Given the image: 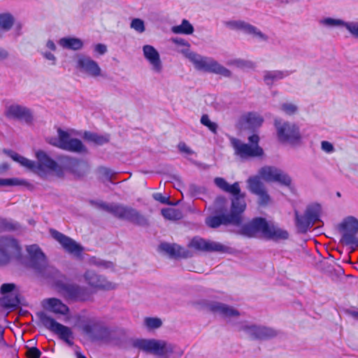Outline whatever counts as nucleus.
Masks as SVG:
<instances>
[{
    "label": "nucleus",
    "instance_id": "1",
    "mask_svg": "<svg viewBox=\"0 0 358 358\" xmlns=\"http://www.w3.org/2000/svg\"><path fill=\"white\" fill-rule=\"evenodd\" d=\"M27 250L29 255V267L37 275L52 280L68 299L76 301L79 286L66 283V277L54 266L48 265L45 254L37 245L28 246Z\"/></svg>",
    "mask_w": 358,
    "mask_h": 358
},
{
    "label": "nucleus",
    "instance_id": "2",
    "mask_svg": "<svg viewBox=\"0 0 358 358\" xmlns=\"http://www.w3.org/2000/svg\"><path fill=\"white\" fill-rule=\"evenodd\" d=\"M89 203L99 209L111 213L115 217L126 220L140 227L149 226L148 219L136 209L120 203H108L103 201L90 199Z\"/></svg>",
    "mask_w": 358,
    "mask_h": 358
},
{
    "label": "nucleus",
    "instance_id": "3",
    "mask_svg": "<svg viewBox=\"0 0 358 358\" xmlns=\"http://www.w3.org/2000/svg\"><path fill=\"white\" fill-rule=\"evenodd\" d=\"M243 202H239L235 199L231 203L229 213H215V215L208 216L205 220L206 224L213 229H216L221 225L240 226L243 222V213L245 210Z\"/></svg>",
    "mask_w": 358,
    "mask_h": 358
},
{
    "label": "nucleus",
    "instance_id": "4",
    "mask_svg": "<svg viewBox=\"0 0 358 358\" xmlns=\"http://www.w3.org/2000/svg\"><path fill=\"white\" fill-rule=\"evenodd\" d=\"M237 331H243L251 341H268L277 337L279 331L266 325L242 321L234 324Z\"/></svg>",
    "mask_w": 358,
    "mask_h": 358
},
{
    "label": "nucleus",
    "instance_id": "5",
    "mask_svg": "<svg viewBox=\"0 0 358 358\" xmlns=\"http://www.w3.org/2000/svg\"><path fill=\"white\" fill-rule=\"evenodd\" d=\"M134 348L148 354L161 357H168L174 352L175 345L164 340L134 339L131 342Z\"/></svg>",
    "mask_w": 358,
    "mask_h": 358
},
{
    "label": "nucleus",
    "instance_id": "6",
    "mask_svg": "<svg viewBox=\"0 0 358 358\" xmlns=\"http://www.w3.org/2000/svg\"><path fill=\"white\" fill-rule=\"evenodd\" d=\"M186 57L193 64L197 71L213 73L225 78L231 76V72L228 69L212 57H204L194 52L187 53Z\"/></svg>",
    "mask_w": 358,
    "mask_h": 358
},
{
    "label": "nucleus",
    "instance_id": "7",
    "mask_svg": "<svg viewBox=\"0 0 358 358\" xmlns=\"http://www.w3.org/2000/svg\"><path fill=\"white\" fill-rule=\"evenodd\" d=\"M80 327L92 341H108L110 339V329L95 317H87L81 320Z\"/></svg>",
    "mask_w": 358,
    "mask_h": 358
},
{
    "label": "nucleus",
    "instance_id": "8",
    "mask_svg": "<svg viewBox=\"0 0 358 358\" xmlns=\"http://www.w3.org/2000/svg\"><path fill=\"white\" fill-rule=\"evenodd\" d=\"M322 206L317 203H311L307 206L303 215H300L295 210L296 226L301 233H306L317 222L320 221Z\"/></svg>",
    "mask_w": 358,
    "mask_h": 358
},
{
    "label": "nucleus",
    "instance_id": "9",
    "mask_svg": "<svg viewBox=\"0 0 358 358\" xmlns=\"http://www.w3.org/2000/svg\"><path fill=\"white\" fill-rule=\"evenodd\" d=\"M274 124L279 141L296 144L301 141L300 130L295 124L282 120H275Z\"/></svg>",
    "mask_w": 358,
    "mask_h": 358
},
{
    "label": "nucleus",
    "instance_id": "10",
    "mask_svg": "<svg viewBox=\"0 0 358 358\" xmlns=\"http://www.w3.org/2000/svg\"><path fill=\"white\" fill-rule=\"evenodd\" d=\"M20 253L21 247L15 238L10 236H0V266H6Z\"/></svg>",
    "mask_w": 358,
    "mask_h": 358
},
{
    "label": "nucleus",
    "instance_id": "11",
    "mask_svg": "<svg viewBox=\"0 0 358 358\" xmlns=\"http://www.w3.org/2000/svg\"><path fill=\"white\" fill-rule=\"evenodd\" d=\"M339 230L343 232L340 242L345 245H350L353 249L358 248V219L348 216L339 224Z\"/></svg>",
    "mask_w": 358,
    "mask_h": 358
},
{
    "label": "nucleus",
    "instance_id": "12",
    "mask_svg": "<svg viewBox=\"0 0 358 358\" xmlns=\"http://www.w3.org/2000/svg\"><path fill=\"white\" fill-rule=\"evenodd\" d=\"M36 315L44 327L57 334L62 340H67L72 336L73 332L69 327L57 322L46 313L40 311Z\"/></svg>",
    "mask_w": 358,
    "mask_h": 358
},
{
    "label": "nucleus",
    "instance_id": "13",
    "mask_svg": "<svg viewBox=\"0 0 358 358\" xmlns=\"http://www.w3.org/2000/svg\"><path fill=\"white\" fill-rule=\"evenodd\" d=\"M61 163L63 170L69 172L76 179L85 178L90 170L89 164L83 159L65 156L62 157Z\"/></svg>",
    "mask_w": 358,
    "mask_h": 358
},
{
    "label": "nucleus",
    "instance_id": "14",
    "mask_svg": "<svg viewBox=\"0 0 358 358\" xmlns=\"http://www.w3.org/2000/svg\"><path fill=\"white\" fill-rule=\"evenodd\" d=\"M229 140L235 155L242 159L261 157L264 154L263 148L260 146H252L234 137H230Z\"/></svg>",
    "mask_w": 358,
    "mask_h": 358
},
{
    "label": "nucleus",
    "instance_id": "15",
    "mask_svg": "<svg viewBox=\"0 0 358 358\" xmlns=\"http://www.w3.org/2000/svg\"><path fill=\"white\" fill-rule=\"evenodd\" d=\"M36 156L38 159V163L34 162V166L29 168V170L38 174H41V173H43L46 169L55 171L58 177L64 176L62 167L54 159L50 158L44 151H38L36 153Z\"/></svg>",
    "mask_w": 358,
    "mask_h": 358
},
{
    "label": "nucleus",
    "instance_id": "16",
    "mask_svg": "<svg viewBox=\"0 0 358 358\" xmlns=\"http://www.w3.org/2000/svg\"><path fill=\"white\" fill-rule=\"evenodd\" d=\"M258 176L266 182H277L286 187L292 184L290 176L275 166H263L259 169Z\"/></svg>",
    "mask_w": 358,
    "mask_h": 358
},
{
    "label": "nucleus",
    "instance_id": "17",
    "mask_svg": "<svg viewBox=\"0 0 358 358\" xmlns=\"http://www.w3.org/2000/svg\"><path fill=\"white\" fill-rule=\"evenodd\" d=\"M246 182L250 192L257 196V203L259 206H266L271 202V197L259 176L249 177Z\"/></svg>",
    "mask_w": 358,
    "mask_h": 358
},
{
    "label": "nucleus",
    "instance_id": "18",
    "mask_svg": "<svg viewBox=\"0 0 358 358\" xmlns=\"http://www.w3.org/2000/svg\"><path fill=\"white\" fill-rule=\"evenodd\" d=\"M268 225L269 224L265 218L257 217L248 223L243 224L239 230V234L248 238H252L260 233L265 238Z\"/></svg>",
    "mask_w": 358,
    "mask_h": 358
},
{
    "label": "nucleus",
    "instance_id": "19",
    "mask_svg": "<svg viewBox=\"0 0 358 358\" xmlns=\"http://www.w3.org/2000/svg\"><path fill=\"white\" fill-rule=\"evenodd\" d=\"M59 140L57 143H53L58 148L76 153H85L87 152V148L83 145L82 141L78 138H71L69 133L58 129Z\"/></svg>",
    "mask_w": 358,
    "mask_h": 358
},
{
    "label": "nucleus",
    "instance_id": "20",
    "mask_svg": "<svg viewBox=\"0 0 358 358\" xmlns=\"http://www.w3.org/2000/svg\"><path fill=\"white\" fill-rule=\"evenodd\" d=\"M76 68L81 73L96 78L101 75V69L99 64L90 57L80 54L77 57Z\"/></svg>",
    "mask_w": 358,
    "mask_h": 358
},
{
    "label": "nucleus",
    "instance_id": "21",
    "mask_svg": "<svg viewBox=\"0 0 358 358\" xmlns=\"http://www.w3.org/2000/svg\"><path fill=\"white\" fill-rule=\"evenodd\" d=\"M189 247L195 250L206 252H228L230 248L222 243L210 240H206L200 237H194L192 239Z\"/></svg>",
    "mask_w": 358,
    "mask_h": 358
},
{
    "label": "nucleus",
    "instance_id": "22",
    "mask_svg": "<svg viewBox=\"0 0 358 358\" xmlns=\"http://www.w3.org/2000/svg\"><path fill=\"white\" fill-rule=\"evenodd\" d=\"M224 24L232 30L243 31L245 34L253 35L262 41H266L268 39V36L261 31L257 27L243 20H229L225 22Z\"/></svg>",
    "mask_w": 358,
    "mask_h": 358
},
{
    "label": "nucleus",
    "instance_id": "23",
    "mask_svg": "<svg viewBox=\"0 0 358 358\" xmlns=\"http://www.w3.org/2000/svg\"><path fill=\"white\" fill-rule=\"evenodd\" d=\"M50 233L52 236L62 245L66 252L78 257L81 256L83 248L73 239L55 229H52Z\"/></svg>",
    "mask_w": 358,
    "mask_h": 358
},
{
    "label": "nucleus",
    "instance_id": "24",
    "mask_svg": "<svg viewBox=\"0 0 358 358\" xmlns=\"http://www.w3.org/2000/svg\"><path fill=\"white\" fill-rule=\"evenodd\" d=\"M214 183L223 192L230 193L232 195V198L231 199V203L235 200V199H237L239 202L242 203L243 201L245 207H246V202L245 201V194L241 192L239 183L238 182H236L232 185H229L224 178L216 177L214 179Z\"/></svg>",
    "mask_w": 358,
    "mask_h": 358
},
{
    "label": "nucleus",
    "instance_id": "25",
    "mask_svg": "<svg viewBox=\"0 0 358 358\" xmlns=\"http://www.w3.org/2000/svg\"><path fill=\"white\" fill-rule=\"evenodd\" d=\"M84 278L87 283L94 288L111 290L116 287L114 283L109 282L104 276L99 275L93 271H87L84 274Z\"/></svg>",
    "mask_w": 358,
    "mask_h": 358
},
{
    "label": "nucleus",
    "instance_id": "26",
    "mask_svg": "<svg viewBox=\"0 0 358 358\" xmlns=\"http://www.w3.org/2000/svg\"><path fill=\"white\" fill-rule=\"evenodd\" d=\"M143 53L145 59L150 64L152 71L155 73H161L163 64L157 49L151 45H145L143 46Z\"/></svg>",
    "mask_w": 358,
    "mask_h": 358
},
{
    "label": "nucleus",
    "instance_id": "27",
    "mask_svg": "<svg viewBox=\"0 0 358 358\" xmlns=\"http://www.w3.org/2000/svg\"><path fill=\"white\" fill-rule=\"evenodd\" d=\"M206 307L212 313H218L224 318L238 317L240 315L239 311L236 308L217 301L207 302Z\"/></svg>",
    "mask_w": 358,
    "mask_h": 358
},
{
    "label": "nucleus",
    "instance_id": "28",
    "mask_svg": "<svg viewBox=\"0 0 358 358\" xmlns=\"http://www.w3.org/2000/svg\"><path fill=\"white\" fill-rule=\"evenodd\" d=\"M263 121L264 119L259 113H248L247 115L242 117L239 124L243 129L255 130L262 125Z\"/></svg>",
    "mask_w": 358,
    "mask_h": 358
},
{
    "label": "nucleus",
    "instance_id": "29",
    "mask_svg": "<svg viewBox=\"0 0 358 358\" xmlns=\"http://www.w3.org/2000/svg\"><path fill=\"white\" fill-rule=\"evenodd\" d=\"M159 250L169 255L171 257H188V252L176 243H162L159 245Z\"/></svg>",
    "mask_w": 358,
    "mask_h": 358
},
{
    "label": "nucleus",
    "instance_id": "30",
    "mask_svg": "<svg viewBox=\"0 0 358 358\" xmlns=\"http://www.w3.org/2000/svg\"><path fill=\"white\" fill-rule=\"evenodd\" d=\"M290 73L288 71H264L263 80L266 85L271 87L275 81L283 79L289 76Z\"/></svg>",
    "mask_w": 358,
    "mask_h": 358
},
{
    "label": "nucleus",
    "instance_id": "31",
    "mask_svg": "<svg viewBox=\"0 0 358 358\" xmlns=\"http://www.w3.org/2000/svg\"><path fill=\"white\" fill-rule=\"evenodd\" d=\"M289 238V233L287 230L282 229L274 224H269L266 234L265 238L268 240L279 241L287 240Z\"/></svg>",
    "mask_w": 358,
    "mask_h": 358
},
{
    "label": "nucleus",
    "instance_id": "32",
    "mask_svg": "<svg viewBox=\"0 0 358 358\" xmlns=\"http://www.w3.org/2000/svg\"><path fill=\"white\" fill-rule=\"evenodd\" d=\"M59 44L64 48L79 50L83 47V42L81 39L74 37H64L59 39Z\"/></svg>",
    "mask_w": 358,
    "mask_h": 358
},
{
    "label": "nucleus",
    "instance_id": "33",
    "mask_svg": "<svg viewBox=\"0 0 358 358\" xmlns=\"http://www.w3.org/2000/svg\"><path fill=\"white\" fill-rule=\"evenodd\" d=\"M21 303L18 294H10L0 298V306L6 309L18 307Z\"/></svg>",
    "mask_w": 358,
    "mask_h": 358
},
{
    "label": "nucleus",
    "instance_id": "34",
    "mask_svg": "<svg viewBox=\"0 0 358 358\" xmlns=\"http://www.w3.org/2000/svg\"><path fill=\"white\" fill-rule=\"evenodd\" d=\"M15 24V17L10 13H0V31L8 32ZM2 37L0 34V38Z\"/></svg>",
    "mask_w": 358,
    "mask_h": 358
},
{
    "label": "nucleus",
    "instance_id": "35",
    "mask_svg": "<svg viewBox=\"0 0 358 358\" xmlns=\"http://www.w3.org/2000/svg\"><path fill=\"white\" fill-rule=\"evenodd\" d=\"M46 302L53 313L66 315L69 311V307L58 299L50 298L47 299Z\"/></svg>",
    "mask_w": 358,
    "mask_h": 358
},
{
    "label": "nucleus",
    "instance_id": "36",
    "mask_svg": "<svg viewBox=\"0 0 358 358\" xmlns=\"http://www.w3.org/2000/svg\"><path fill=\"white\" fill-rule=\"evenodd\" d=\"M3 152L6 154L8 156H9L10 158H12L15 162H18L22 166L27 168L28 169H29V168H32L34 165V161H31L24 157L21 156L11 150L4 149Z\"/></svg>",
    "mask_w": 358,
    "mask_h": 358
},
{
    "label": "nucleus",
    "instance_id": "37",
    "mask_svg": "<svg viewBox=\"0 0 358 358\" xmlns=\"http://www.w3.org/2000/svg\"><path fill=\"white\" fill-rule=\"evenodd\" d=\"M228 201L225 196H218L215 198L213 205V211L214 213H228Z\"/></svg>",
    "mask_w": 358,
    "mask_h": 358
},
{
    "label": "nucleus",
    "instance_id": "38",
    "mask_svg": "<svg viewBox=\"0 0 358 358\" xmlns=\"http://www.w3.org/2000/svg\"><path fill=\"white\" fill-rule=\"evenodd\" d=\"M21 229V225L12 220L0 217V232L15 231Z\"/></svg>",
    "mask_w": 358,
    "mask_h": 358
},
{
    "label": "nucleus",
    "instance_id": "39",
    "mask_svg": "<svg viewBox=\"0 0 358 358\" xmlns=\"http://www.w3.org/2000/svg\"><path fill=\"white\" fill-rule=\"evenodd\" d=\"M10 120L20 123L30 124L33 120L32 113H6Z\"/></svg>",
    "mask_w": 358,
    "mask_h": 358
},
{
    "label": "nucleus",
    "instance_id": "40",
    "mask_svg": "<svg viewBox=\"0 0 358 358\" xmlns=\"http://www.w3.org/2000/svg\"><path fill=\"white\" fill-rule=\"evenodd\" d=\"M194 27L187 20H183L181 24L175 26L172 28V31L175 34H192L194 32Z\"/></svg>",
    "mask_w": 358,
    "mask_h": 358
},
{
    "label": "nucleus",
    "instance_id": "41",
    "mask_svg": "<svg viewBox=\"0 0 358 358\" xmlns=\"http://www.w3.org/2000/svg\"><path fill=\"white\" fill-rule=\"evenodd\" d=\"M162 215L164 218L170 220H178L182 217V213L180 210L166 208L162 209Z\"/></svg>",
    "mask_w": 358,
    "mask_h": 358
},
{
    "label": "nucleus",
    "instance_id": "42",
    "mask_svg": "<svg viewBox=\"0 0 358 358\" xmlns=\"http://www.w3.org/2000/svg\"><path fill=\"white\" fill-rule=\"evenodd\" d=\"M189 195L196 199H200L201 195L206 194L207 189L204 186H199L195 184H190L188 188Z\"/></svg>",
    "mask_w": 358,
    "mask_h": 358
},
{
    "label": "nucleus",
    "instance_id": "43",
    "mask_svg": "<svg viewBox=\"0 0 358 358\" xmlns=\"http://www.w3.org/2000/svg\"><path fill=\"white\" fill-rule=\"evenodd\" d=\"M84 137L85 139L94 142L98 145H102L108 141L107 138L92 132H85Z\"/></svg>",
    "mask_w": 358,
    "mask_h": 358
},
{
    "label": "nucleus",
    "instance_id": "44",
    "mask_svg": "<svg viewBox=\"0 0 358 358\" xmlns=\"http://www.w3.org/2000/svg\"><path fill=\"white\" fill-rule=\"evenodd\" d=\"M319 23L322 25L328 27H338L341 26L344 27L345 21L341 19H334L331 17H325L319 21Z\"/></svg>",
    "mask_w": 358,
    "mask_h": 358
},
{
    "label": "nucleus",
    "instance_id": "45",
    "mask_svg": "<svg viewBox=\"0 0 358 358\" xmlns=\"http://www.w3.org/2000/svg\"><path fill=\"white\" fill-rule=\"evenodd\" d=\"M144 324L149 329H155L159 328L162 325V320L158 317H145Z\"/></svg>",
    "mask_w": 358,
    "mask_h": 358
},
{
    "label": "nucleus",
    "instance_id": "46",
    "mask_svg": "<svg viewBox=\"0 0 358 358\" xmlns=\"http://www.w3.org/2000/svg\"><path fill=\"white\" fill-rule=\"evenodd\" d=\"M5 112H30V110L25 106L16 103L10 104L9 101H6Z\"/></svg>",
    "mask_w": 358,
    "mask_h": 358
},
{
    "label": "nucleus",
    "instance_id": "47",
    "mask_svg": "<svg viewBox=\"0 0 358 358\" xmlns=\"http://www.w3.org/2000/svg\"><path fill=\"white\" fill-rule=\"evenodd\" d=\"M201 123L207 127L213 133H217V124L211 122L208 115H203L201 118Z\"/></svg>",
    "mask_w": 358,
    "mask_h": 358
},
{
    "label": "nucleus",
    "instance_id": "48",
    "mask_svg": "<svg viewBox=\"0 0 358 358\" xmlns=\"http://www.w3.org/2000/svg\"><path fill=\"white\" fill-rule=\"evenodd\" d=\"M344 27L351 34V35L358 39V22H345Z\"/></svg>",
    "mask_w": 358,
    "mask_h": 358
},
{
    "label": "nucleus",
    "instance_id": "49",
    "mask_svg": "<svg viewBox=\"0 0 358 358\" xmlns=\"http://www.w3.org/2000/svg\"><path fill=\"white\" fill-rule=\"evenodd\" d=\"M90 297L91 294L88 289L79 286L76 301H86L90 300Z\"/></svg>",
    "mask_w": 358,
    "mask_h": 358
},
{
    "label": "nucleus",
    "instance_id": "50",
    "mask_svg": "<svg viewBox=\"0 0 358 358\" xmlns=\"http://www.w3.org/2000/svg\"><path fill=\"white\" fill-rule=\"evenodd\" d=\"M131 27L139 33H143L145 30L143 20L139 18H135L131 21Z\"/></svg>",
    "mask_w": 358,
    "mask_h": 358
},
{
    "label": "nucleus",
    "instance_id": "51",
    "mask_svg": "<svg viewBox=\"0 0 358 358\" xmlns=\"http://www.w3.org/2000/svg\"><path fill=\"white\" fill-rule=\"evenodd\" d=\"M22 184V181L17 178H0V186H17Z\"/></svg>",
    "mask_w": 358,
    "mask_h": 358
},
{
    "label": "nucleus",
    "instance_id": "52",
    "mask_svg": "<svg viewBox=\"0 0 358 358\" xmlns=\"http://www.w3.org/2000/svg\"><path fill=\"white\" fill-rule=\"evenodd\" d=\"M27 349L26 352V356L28 358H40L41 356V352L36 347H28L26 346Z\"/></svg>",
    "mask_w": 358,
    "mask_h": 358
},
{
    "label": "nucleus",
    "instance_id": "53",
    "mask_svg": "<svg viewBox=\"0 0 358 358\" xmlns=\"http://www.w3.org/2000/svg\"><path fill=\"white\" fill-rule=\"evenodd\" d=\"M90 263L95 266H101L103 268H110L113 265V263L110 262H106L96 257H92L90 259Z\"/></svg>",
    "mask_w": 358,
    "mask_h": 358
},
{
    "label": "nucleus",
    "instance_id": "54",
    "mask_svg": "<svg viewBox=\"0 0 358 358\" xmlns=\"http://www.w3.org/2000/svg\"><path fill=\"white\" fill-rule=\"evenodd\" d=\"M15 285L14 283H4L1 286L0 292L2 294L7 295L13 294L12 292L15 289Z\"/></svg>",
    "mask_w": 358,
    "mask_h": 358
},
{
    "label": "nucleus",
    "instance_id": "55",
    "mask_svg": "<svg viewBox=\"0 0 358 358\" xmlns=\"http://www.w3.org/2000/svg\"><path fill=\"white\" fill-rule=\"evenodd\" d=\"M99 172L109 181H111V179L115 174L112 169L106 167H100L99 169Z\"/></svg>",
    "mask_w": 358,
    "mask_h": 358
},
{
    "label": "nucleus",
    "instance_id": "56",
    "mask_svg": "<svg viewBox=\"0 0 358 358\" xmlns=\"http://www.w3.org/2000/svg\"><path fill=\"white\" fill-rule=\"evenodd\" d=\"M153 198L156 200L159 201L161 203L163 204H167V205H176L178 202L173 203L169 201V198L163 196L160 193H156L153 194Z\"/></svg>",
    "mask_w": 358,
    "mask_h": 358
},
{
    "label": "nucleus",
    "instance_id": "57",
    "mask_svg": "<svg viewBox=\"0 0 358 358\" xmlns=\"http://www.w3.org/2000/svg\"><path fill=\"white\" fill-rule=\"evenodd\" d=\"M234 63L240 68H252L254 66V63L251 61L244 60L241 59H238L234 60Z\"/></svg>",
    "mask_w": 358,
    "mask_h": 358
},
{
    "label": "nucleus",
    "instance_id": "58",
    "mask_svg": "<svg viewBox=\"0 0 358 358\" xmlns=\"http://www.w3.org/2000/svg\"><path fill=\"white\" fill-rule=\"evenodd\" d=\"M281 110L285 112H296L298 107L292 103H285L282 105Z\"/></svg>",
    "mask_w": 358,
    "mask_h": 358
},
{
    "label": "nucleus",
    "instance_id": "59",
    "mask_svg": "<svg viewBox=\"0 0 358 358\" xmlns=\"http://www.w3.org/2000/svg\"><path fill=\"white\" fill-rule=\"evenodd\" d=\"M321 147L324 151L329 153L333 152L334 150L333 145L331 143L326 141H323L322 142Z\"/></svg>",
    "mask_w": 358,
    "mask_h": 358
},
{
    "label": "nucleus",
    "instance_id": "60",
    "mask_svg": "<svg viewBox=\"0 0 358 358\" xmlns=\"http://www.w3.org/2000/svg\"><path fill=\"white\" fill-rule=\"evenodd\" d=\"M94 51L101 55H104L107 52V47L102 43H98L94 47Z\"/></svg>",
    "mask_w": 358,
    "mask_h": 358
},
{
    "label": "nucleus",
    "instance_id": "61",
    "mask_svg": "<svg viewBox=\"0 0 358 358\" xmlns=\"http://www.w3.org/2000/svg\"><path fill=\"white\" fill-rule=\"evenodd\" d=\"M248 141L250 142V145L252 146H259V137L257 134H252L248 137Z\"/></svg>",
    "mask_w": 358,
    "mask_h": 358
},
{
    "label": "nucleus",
    "instance_id": "62",
    "mask_svg": "<svg viewBox=\"0 0 358 358\" xmlns=\"http://www.w3.org/2000/svg\"><path fill=\"white\" fill-rule=\"evenodd\" d=\"M178 148L179 150L182 152H185L187 154H192V152L190 148L187 147V145L183 142L179 143Z\"/></svg>",
    "mask_w": 358,
    "mask_h": 358
},
{
    "label": "nucleus",
    "instance_id": "63",
    "mask_svg": "<svg viewBox=\"0 0 358 358\" xmlns=\"http://www.w3.org/2000/svg\"><path fill=\"white\" fill-rule=\"evenodd\" d=\"M43 56L48 60L52 61V64H55L56 57L55 56L51 53L50 52H43Z\"/></svg>",
    "mask_w": 358,
    "mask_h": 358
},
{
    "label": "nucleus",
    "instance_id": "64",
    "mask_svg": "<svg viewBox=\"0 0 358 358\" xmlns=\"http://www.w3.org/2000/svg\"><path fill=\"white\" fill-rule=\"evenodd\" d=\"M13 27L17 35H20L22 34L21 30L22 29V24L20 22L15 21V24L13 25Z\"/></svg>",
    "mask_w": 358,
    "mask_h": 358
}]
</instances>
